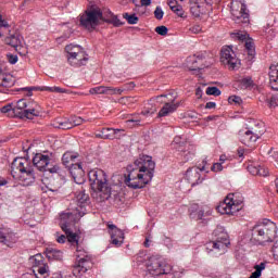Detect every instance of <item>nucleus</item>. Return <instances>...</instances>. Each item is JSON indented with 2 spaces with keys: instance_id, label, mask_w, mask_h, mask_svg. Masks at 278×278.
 I'll use <instances>...</instances> for the list:
<instances>
[{
  "instance_id": "nucleus-1",
  "label": "nucleus",
  "mask_w": 278,
  "mask_h": 278,
  "mask_svg": "<svg viewBox=\"0 0 278 278\" xmlns=\"http://www.w3.org/2000/svg\"><path fill=\"white\" fill-rule=\"evenodd\" d=\"M127 173L125 184L128 188H132V190L144 188L153 179L155 162L151 156L142 155L134 164L127 166Z\"/></svg>"
},
{
  "instance_id": "nucleus-2",
  "label": "nucleus",
  "mask_w": 278,
  "mask_h": 278,
  "mask_svg": "<svg viewBox=\"0 0 278 278\" xmlns=\"http://www.w3.org/2000/svg\"><path fill=\"white\" fill-rule=\"evenodd\" d=\"M11 175L22 186H31L36 181L34 165L25 157H16L11 164Z\"/></svg>"
},
{
  "instance_id": "nucleus-3",
  "label": "nucleus",
  "mask_w": 278,
  "mask_h": 278,
  "mask_svg": "<svg viewBox=\"0 0 278 278\" xmlns=\"http://www.w3.org/2000/svg\"><path fill=\"white\" fill-rule=\"evenodd\" d=\"M275 238H277V225L270 220L258 224L252 229V240L258 244L273 242Z\"/></svg>"
},
{
  "instance_id": "nucleus-4",
  "label": "nucleus",
  "mask_w": 278,
  "mask_h": 278,
  "mask_svg": "<svg viewBox=\"0 0 278 278\" xmlns=\"http://www.w3.org/2000/svg\"><path fill=\"white\" fill-rule=\"evenodd\" d=\"M86 213L84 211H79V208H76L74 212H67L61 214V222L60 227L62 231L65 232L67 237V242L71 244H79V240L77 239V233H74L68 229L71 227V223H75V220H79Z\"/></svg>"
},
{
  "instance_id": "nucleus-5",
  "label": "nucleus",
  "mask_w": 278,
  "mask_h": 278,
  "mask_svg": "<svg viewBox=\"0 0 278 278\" xmlns=\"http://www.w3.org/2000/svg\"><path fill=\"white\" fill-rule=\"evenodd\" d=\"M12 114L17 118L34 121V116H40V106H38L36 102L21 99L16 102V105L13 106Z\"/></svg>"
},
{
  "instance_id": "nucleus-6",
  "label": "nucleus",
  "mask_w": 278,
  "mask_h": 278,
  "mask_svg": "<svg viewBox=\"0 0 278 278\" xmlns=\"http://www.w3.org/2000/svg\"><path fill=\"white\" fill-rule=\"evenodd\" d=\"M103 21V12L101 9H91L85 11L79 17V25L87 29V31H94L99 27V22Z\"/></svg>"
},
{
  "instance_id": "nucleus-7",
  "label": "nucleus",
  "mask_w": 278,
  "mask_h": 278,
  "mask_svg": "<svg viewBox=\"0 0 278 278\" xmlns=\"http://www.w3.org/2000/svg\"><path fill=\"white\" fill-rule=\"evenodd\" d=\"M147 269L153 277H160V275H170L173 266L166 263L164 257L160 255H152L148 258Z\"/></svg>"
},
{
  "instance_id": "nucleus-8",
  "label": "nucleus",
  "mask_w": 278,
  "mask_h": 278,
  "mask_svg": "<svg viewBox=\"0 0 278 278\" xmlns=\"http://www.w3.org/2000/svg\"><path fill=\"white\" fill-rule=\"evenodd\" d=\"M89 182L91 190L93 192H97L98 197L100 198L105 190H109L110 185L108 184V178L105 176V173L101 169H91L88 173Z\"/></svg>"
},
{
  "instance_id": "nucleus-9",
  "label": "nucleus",
  "mask_w": 278,
  "mask_h": 278,
  "mask_svg": "<svg viewBox=\"0 0 278 278\" xmlns=\"http://www.w3.org/2000/svg\"><path fill=\"white\" fill-rule=\"evenodd\" d=\"M230 12L232 15V21L238 25H249V10L247 9V4L244 0H232L230 4Z\"/></svg>"
},
{
  "instance_id": "nucleus-10",
  "label": "nucleus",
  "mask_w": 278,
  "mask_h": 278,
  "mask_svg": "<svg viewBox=\"0 0 278 278\" xmlns=\"http://www.w3.org/2000/svg\"><path fill=\"white\" fill-rule=\"evenodd\" d=\"M238 195L236 193H229L226 199L217 206V212L219 214H227L233 216L242 210V198L237 200Z\"/></svg>"
},
{
  "instance_id": "nucleus-11",
  "label": "nucleus",
  "mask_w": 278,
  "mask_h": 278,
  "mask_svg": "<svg viewBox=\"0 0 278 278\" xmlns=\"http://www.w3.org/2000/svg\"><path fill=\"white\" fill-rule=\"evenodd\" d=\"M33 164L36 168L41 170L42 173H60V165H53L51 155L49 154H42V153H37L33 157Z\"/></svg>"
},
{
  "instance_id": "nucleus-12",
  "label": "nucleus",
  "mask_w": 278,
  "mask_h": 278,
  "mask_svg": "<svg viewBox=\"0 0 278 278\" xmlns=\"http://www.w3.org/2000/svg\"><path fill=\"white\" fill-rule=\"evenodd\" d=\"M220 62L224 66H228L229 71H236L240 64V61L236 58V52L229 46L222 49Z\"/></svg>"
},
{
  "instance_id": "nucleus-13",
  "label": "nucleus",
  "mask_w": 278,
  "mask_h": 278,
  "mask_svg": "<svg viewBox=\"0 0 278 278\" xmlns=\"http://www.w3.org/2000/svg\"><path fill=\"white\" fill-rule=\"evenodd\" d=\"M202 164V167H191L187 169L186 179L189 184H191V186H199V184H203V179L205 178L201 176V173L205 170V166H207V161L204 160Z\"/></svg>"
},
{
  "instance_id": "nucleus-14",
  "label": "nucleus",
  "mask_w": 278,
  "mask_h": 278,
  "mask_svg": "<svg viewBox=\"0 0 278 278\" xmlns=\"http://www.w3.org/2000/svg\"><path fill=\"white\" fill-rule=\"evenodd\" d=\"M99 201H109L111 205H114L115 207H121L123 205V197H121L117 191H112V187L105 189V192L100 193Z\"/></svg>"
},
{
  "instance_id": "nucleus-15",
  "label": "nucleus",
  "mask_w": 278,
  "mask_h": 278,
  "mask_svg": "<svg viewBox=\"0 0 278 278\" xmlns=\"http://www.w3.org/2000/svg\"><path fill=\"white\" fill-rule=\"evenodd\" d=\"M108 227L111 236V244H114V247H121L123 242H125V232L118 229L114 224H109Z\"/></svg>"
},
{
  "instance_id": "nucleus-16",
  "label": "nucleus",
  "mask_w": 278,
  "mask_h": 278,
  "mask_svg": "<svg viewBox=\"0 0 278 278\" xmlns=\"http://www.w3.org/2000/svg\"><path fill=\"white\" fill-rule=\"evenodd\" d=\"M18 242V238L14 232H12L8 228H0V243L4 244L5 247H14Z\"/></svg>"
},
{
  "instance_id": "nucleus-17",
  "label": "nucleus",
  "mask_w": 278,
  "mask_h": 278,
  "mask_svg": "<svg viewBox=\"0 0 278 278\" xmlns=\"http://www.w3.org/2000/svg\"><path fill=\"white\" fill-rule=\"evenodd\" d=\"M70 174L72 175L75 184L81 185L86 181V172L81 163H75L70 166Z\"/></svg>"
},
{
  "instance_id": "nucleus-18",
  "label": "nucleus",
  "mask_w": 278,
  "mask_h": 278,
  "mask_svg": "<svg viewBox=\"0 0 278 278\" xmlns=\"http://www.w3.org/2000/svg\"><path fill=\"white\" fill-rule=\"evenodd\" d=\"M207 216H212V208L208 205L193 206V211L190 214L193 220H205Z\"/></svg>"
},
{
  "instance_id": "nucleus-19",
  "label": "nucleus",
  "mask_w": 278,
  "mask_h": 278,
  "mask_svg": "<svg viewBox=\"0 0 278 278\" xmlns=\"http://www.w3.org/2000/svg\"><path fill=\"white\" fill-rule=\"evenodd\" d=\"M176 99L177 98L174 97V98H170L168 101L164 102V105L159 112L160 118L177 112V109L179 108V102H175Z\"/></svg>"
},
{
  "instance_id": "nucleus-20",
  "label": "nucleus",
  "mask_w": 278,
  "mask_h": 278,
  "mask_svg": "<svg viewBox=\"0 0 278 278\" xmlns=\"http://www.w3.org/2000/svg\"><path fill=\"white\" fill-rule=\"evenodd\" d=\"M90 257L85 256L81 258H78L77 264L73 268V275L75 277H79V275H84L85 273H88V268H90Z\"/></svg>"
},
{
  "instance_id": "nucleus-21",
  "label": "nucleus",
  "mask_w": 278,
  "mask_h": 278,
  "mask_svg": "<svg viewBox=\"0 0 278 278\" xmlns=\"http://www.w3.org/2000/svg\"><path fill=\"white\" fill-rule=\"evenodd\" d=\"M4 42L5 45H9V47H13L17 53H21V50L23 49V36L18 33L5 37Z\"/></svg>"
},
{
  "instance_id": "nucleus-22",
  "label": "nucleus",
  "mask_w": 278,
  "mask_h": 278,
  "mask_svg": "<svg viewBox=\"0 0 278 278\" xmlns=\"http://www.w3.org/2000/svg\"><path fill=\"white\" fill-rule=\"evenodd\" d=\"M67 62L71 66L79 67L86 66L88 63V54L86 52H80L78 54H74L73 56H67Z\"/></svg>"
},
{
  "instance_id": "nucleus-23",
  "label": "nucleus",
  "mask_w": 278,
  "mask_h": 278,
  "mask_svg": "<svg viewBox=\"0 0 278 278\" xmlns=\"http://www.w3.org/2000/svg\"><path fill=\"white\" fill-rule=\"evenodd\" d=\"M239 140L242 144L251 147L253 142H257V139L253 136V132L249 128H243L239 130Z\"/></svg>"
},
{
  "instance_id": "nucleus-24",
  "label": "nucleus",
  "mask_w": 278,
  "mask_h": 278,
  "mask_svg": "<svg viewBox=\"0 0 278 278\" xmlns=\"http://www.w3.org/2000/svg\"><path fill=\"white\" fill-rule=\"evenodd\" d=\"M90 94H123V89L99 86L89 90Z\"/></svg>"
},
{
  "instance_id": "nucleus-25",
  "label": "nucleus",
  "mask_w": 278,
  "mask_h": 278,
  "mask_svg": "<svg viewBox=\"0 0 278 278\" xmlns=\"http://www.w3.org/2000/svg\"><path fill=\"white\" fill-rule=\"evenodd\" d=\"M172 144H173V147H175V149L180 151V153H184L185 162H188V160H190V157H192V153H190V152L186 153V150L184 148H186L188 146V143H186V141H181V137H175Z\"/></svg>"
},
{
  "instance_id": "nucleus-26",
  "label": "nucleus",
  "mask_w": 278,
  "mask_h": 278,
  "mask_svg": "<svg viewBox=\"0 0 278 278\" xmlns=\"http://www.w3.org/2000/svg\"><path fill=\"white\" fill-rule=\"evenodd\" d=\"M248 170L251 175H258V177H268V168L262 165L250 164Z\"/></svg>"
},
{
  "instance_id": "nucleus-27",
  "label": "nucleus",
  "mask_w": 278,
  "mask_h": 278,
  "mask_svg": "<svg viewBox=\"0 0 278 278\" xmlns=\"http://www.w3.org/2000/svg\"><path fill=\"white\" fill-rule=\"evenodd\" d=\"M233 87L238 90H247L248 88H253V78L251 76L243 77L241 79H238Z\"/></svg>"
},
{
  "instance_id": "nucleus-28",
  "label": "nucleus",
  "mask_w": 278,
  "mask_h": 278,
  "mask_svg": "<svg viewBox=\"0 0 278 278\" xmlns=\"http://www.w3.org/2000/svg\"><path fill=\"white\" fill-rule=\"evenodd\" d=\"M213 249H217V251H225L227 247H229V239H227V235L223 233L220 240L212 241Z\"/></svg>"
},
{
  "instance_id": "nucleus-29",
  "label": "nucleus",
  "mask_w": 278,
  "mask_h": 278,
  "mask_svg": "<svg viewBox=\"0 0 278 278\" xmlns=\"http://www.w3.org/2000/svg\"><path fill=\"white\" fill-rule=\"evenodd\" d=\"M271 73H269V86L271 90L278 92V70L276 66H270Z\"/></svg>"
},
{
  "instance_id": "nucleus-30",
  "label": "nucleus",
  "mask_w": 278,
  "mask_h": 278,
  "mask_svg": "<svg viewBox=\"0 0 278 278\" xmlns=\"http://www.w3.org/2000/svg\"><path fill=\"white\" fill-rule=\"evenodd\" d=\"M250 132L255 137L256 140H260L262 136L266 132V129L264 128L263 123H257L253 127L248 128Z\"/></svg>"
},
{
  "instance_id": "nucleus-31",
  "label": "nucleus",
  "mask_w": 278,
  "mask_h": 278,
  "mask_svg": "<svg viewBox=\"0 0 278 278\" xmlns=\"http://www.w3.org/2000/svg\"><path fill=\"white\" fill-rule=\"evenodd\" d=\"M52 127L55 129H73L71 119L56 118L52 122Z\"/></svg>"
},
{
  "instance_id": "nucleus-32",
  "label": "nucleus",
  "mask_w": 278,
  "mask_h": 278,
  "mask_svg": "<svg viewBox=\"0 0 278 278\" xmlns=\"http://www.w3.org/2000/svg\"><path fill=\"white\" fill-rule=\"evenodd\" d=\"M77 157H79V155L77 153L74 152H65L62 156V162L64 164V166H67L71 168L72 164H74L75 160H77Z\"/></svg>"
},
{
  "instance_id": "nucleus-33",
  "label": "nucleus",
  "mask_w": 278,
  "mask_h": 278,
  "mask_svg": "<svg viewBox=\"0 0 278 278\" xmlns=\"http://www.w3.org/2000/svg\"><path fill=\"white\" fill-rule=\"evenodd\" d=\"M102 21L104 23H110L111 25H114V27H121L122 25H124V23L119 21L118 16L114 15L112 11H109L108 16H103Z\"/></svg>"
},
{
  "instance_id": "nucleus-34",
  "label": "nucleus",
  "mask_w": 278,
  "mask_h": 278,
  "mask_svg": "<svg viewBox=\"0 0 278 278\" xmlns=\"http://www.w3.org/2000/svg\"><path fill=\"white\" fill-rule=\"evenodd\" d=\"M65 51L67 53V58H72L73 55H79V53H84V48H81L80 46L77 45H67L65 47Z\"/></svg>"
},
{
  "instance_id": "nucleus-35",
  "label": "nucleus",
  "mask_w": 278,
  "mask_h": 278,
  "mask_svg": "<svg viewBox=\"0 0 278 278\" xmlns=\"http://www.w3.org/2000/svg\"><path fill=\"white\" fill-rule=\"evenodd\" d=\"M46 255L48 257V260H56L58 262H61L62 257H64V254L62 253V251L53 249V248H49L46 251Z\"/></svg>"
},
{
  "instance_id": "nucleus-36",
  "label": "nucleus",
  "mask_w": 278,
  "mask_h": 278,
  "mask_svg": "<svg viewBox=\"0 0 278 278\" xmlns=\"http://www.w3.org/2000/svg\"><path fill=\"white\" fill-rule=\"evenodd\" d=\"M0 86L2 88H12L14 86V78L11 75L0 74Z\"/></svg>"
},
{
  "instance_id": "nucleus-37",
  "label": "nucleus",
  "mask_w": 278,
  "mask_h": 278,
  "mask_svg": "<svg viewBox=\"0 0 278 278\" xmlns=\"http://www.w3.org/2000/svg\"><path fill=\"white\" fill-rule=\"evenodd\" d=\"M113 131L114 128H102L100 132L96 135V138H101L102 140H111Z\"/></svg>"
},
{
  "instance_id": "nucleus-38",
  "label": "nucleus",
  "mask_w": 278,
  "mask_h": 278,
  "mask_svg": "<svg viewBox=\"0 0 278 278\" xmlns=\"http://www.w3.org/2000/svg\"><path fill=\"white\" fill-rule=\"evenodd\" d=\"M255 271L251 274L250 278H260L262 277V270L266 269V263H260L258 265L254 266Z\"/></svg>"
},
{
  "instance_id": "nucleus-39",
  "label": "nucleus",
  "mask_w": 278,
  "mask_h": 278,
  "mask_svg": "<svg viewBox=\"0 0 278 278\" xmlns=\"http://www.w3.org/2000/svg\"><path fill=\"white\" fill-rule=\"evenodd\" d=\"M244 47H245V49L248 51V55L253 58V55H255V43H253V39L248 38L245 40Z\"/></svg>"
},
{
  "instance_id": "nucleus-40",
  "label": "nucleus",
  "mask_w": 278,
  "mask_h": 278,
  "mask_svg": "<svg viewBox=\"0 0 278 278\" xmlns=\"http://www.w3.org/2000/svg\"><path fill=\"white\" fill-rule=\"evenodd\" d=\"M88 199H89V197L86 193V191H78L76 193V201H77V203H79L80 210H81V206L84 205V203H86L88 201Z\"/></svg>"
},
{
  "instance_id": "nucleus-41",
  "label": "nucleus",
  "mask_w": 278,
  "mask_h": 278,
  "mask_svg": "<svg viewBox=\"0 0 278 278\" xmlns=\"http://www.w3.org/2000/svg\"><path fill=\"white\" fill-rule=\"evenodd\" d=\"M123 18L127 21L128 25H138V21H140V18H138L136 14H129V13H124Z\"/></svg>"
},
{
  "instance_id": "nucleus-42",
  "label": "nucleus",
  "mask_w": 278,
  "mask_h": 278,
  "mask_svg": "<svg viewBox=\"0 0 278 278\" xmlns=\"http://www.w3.org/2000/svg\"><path fill=\"white\" fill-rule=\"evenodd\" d=\"M154 112H157V109L153 104L148 103V106L144 108V110L141 112V114L143 116H151V115H153Z\"/></svg>"
},
{
  "instance_id": "nucleus-43",
  "label": "nucleus",
  "mask_w": 278,
  "mask_h": 278,
  "mask_svg": "<svg viewBox=\"0 0 278 278\" xmlns=\"http://www.w3.org/2000/svg\"><path fill=\"white\" fill-rule=\"evenodd\" d=\"M30 261L34 264V268H38V266H45L41 254H36L35 256L30 257Z\"/></svg>"
},
{
  "instance_id": "nucleus-44",
  "label": "nucleus",
  "mask_w": 278,
  "mask_h": 278,
  "mask_svg": "<svg viewBox=\"0 0 278 278\" xmlns=\"http://www.w3.org/2000/svg\"><path fill=\"white\" fill-rule=\"evenodd\" d=\"M125 136V129H114L113 128V135L111 137V140H121Z\"/></svg>"
},
{
  "instance_id": "nucleus-45",
  "label": "nucleus",
  "mask_w": 278,
  "mask_h": 278,
  "mask_svg": "<svg viewBox=\"0 0 278 278\" xmlns=\"http://www.w3.org/2000/svg\"><path fill=\"white\" fill-rule=\"evenodd\" d=\"M206 94L213 97H220V89H218V87H208L206 89Z\"/></svg>"
},
{
  "instance_id": "nucleus-46",
  "label": "nucleus",
  "mask_w": 278,
  "mask_h": 278,
  "mask_svg": "<svg viewBox=\"0 0 278 278\" xmlns=\"http://www.w3.org/2000/svg\"><path fill=\"white\" fill-rule=\"evenodd\" d=\"M70 123H71L72 129H73V127H78V125H81L84 123V118L77 117V116H72L70 118Z\"/></svg>"
},
{
  "instance_id": "nucleus-47",
  "label": "nucleus",
  "mask_w": 278,
  "mask_h": 278,
  "mask_svg": "<svg viewBox=\"0 0 278 278\" xmlns=\"http://www.w3.org/2000/svg\"><path fill=\"white\" fill-rule=\"evenodd\" d=\"M190 12L192 16H194L195 18H199V16H201V7L199 4H193L190 8Z\"/></svg>"
},
{
  "instance_id": "nucleus-48",
  "label": "nucleus",
  "mask_w": 278,
  "mask_h": 278,
  "mask_svg": "<svg viewBox=\"0 0 278 278\" xmlns=\"http://www.w3.org/2000/svg\"><path fill=\"white\" fill-rule=\"evenodd\" d=\"M154 18H156V21H162V18H164V11L162 10L161 7H156L154 10Z\"/></svg>"
},
{
  "instance_id": "nucleus-49",
  "label": "nucleus",
  "mask_w": 278,
  "mask_h": 278,
  "mask_svg": "<svg viewBox=\"0 0 278 278\" xmlns=\"http://www.w3.org/2000/svg\"><path fill=\"white\" fill-rule=\"evenodd\" d=\"M172 12H174V14H176L177 16H179L180 18H184V7H181L180 4H178L177 7H175Z\"/></svg>"
},
{
  "instance_id": "nucleus-50",
  "label": "nucleus",
  "mask_w": 278,
  "mask_h": 278,
  "mask_svg": "<svg viewBox=\"0 0 278 278\" xmlns=\"http://www.w3.org/2000/svg\"><path fill=\"white\" fill-rule=\"evenodd\" d=\"M156 34H159V36H166L168 34V27L166 26H157L155 28Z\"/></svg>"
},
{
  "instance_id": "nucleus-51",
  "label": "nucleus",
  "mask_w": 278,
  "mask_h": 278,
  "mask_svg": "<svg viewBox=\"0 0 278 278\" xmlns=\"http://www.w3.org/2000/svg\"><path fill=\"white\" fill-rule=\"evenodd\" d=\"M266 102L269 108L278 105V96H273L270 99H266Z\"/></svg>"
},
{
  "instance_id": "nucleus-52",
  "label": "nucleus",
  "mask_w": 278,
  "mask_h": 278,
  "mask_svg": "<svg viewBox=\"0 0 278 278\" xmlns=\"http://www.w3.org/2000/svg\"><path fill=\"white\" fill-rule=\"evenodd\" d=\"M232 38H237V40H240L241 42H244V40H249L247 38V34H242V33H235L232 34Z\"/></svg>"
},
{
  "instance_id": "nucleus-53",
  "label": "nucleus",
  "mask_w": 278,
  "mask_h": 278,
  "mask_svg": "<svg viewBox=\"0 0 278 278\" xmlns=\"http://www.w3.org/2000/svg\"><path fill=\"white\" fill-rule=\"evenodd\" d=\"M7 60L10 64H16L18 56L16 54H7Z\"/></svg>"
},
{
  "instance_id": "nucleus-54",
  "label": "nucleus",
  "mask_w": 278,
  "mask_h": 278,
  "mask_svg": "<svg viewBox=\"0 0 278 278\" xmlns=\"http://www.w3.org/2000/svg\"><path fill=\"white\" fill-rule=\"evenodd\" d=\"M211 170H213V173H220V170H223L222 163H214L211 167Z\"/></svg>"
},
{
  "instance_id": "nucleus-55",
  "label": "nucleus",
  "mask_w": 278,
  "mask_h": 278,
  "mask_svg": "<svg viewBox=\"0 0 278 278\" xmlns=\"http://www.w3.org/2000/svg\"><path fill=\"white\" fill-rule=\"evenodd\" d=\"M66 240H67L66 236L60 235V232H56V242H59V244H64Z\"/></svg>"
},
{
  "instance_id": "nucleus-56",
  "label": "nucleus",
  "mask_w": 278,
  "mask_h": 278,
  "mask_svg": "<svg viewBox=\"0 0 278 278\" xmlns=\"http://www.w3.org/2000/svg\"><path fill=\"white\" fill-rule=\"evenodd\" d=\"M240 101H242V99L238 96H230L228 98V103H240Z\"/></svg>"
},
{
  "instance_id": "nucleus-57",
  "label": "nucleus",
  "mask_w": 278,
  "mask_h": 278,
  "mask_svg": "<svg viewBox=\"0 0 278 278\" xmlns=\"http://www.w3.org/2000/svg\"><path fill=\"white\" fill-rule=\"evenodd\" d=\"M46 90H49L50 92H66V90L60 87H47Z\"/></svg>"
},
{
  "instance_id": "nucleus-58",
  "label": "nucleus",
  "mask_w": 278,
  "mask_h": 278,
  "mask_svg": "<svg viewBox=\"0 0 278 278\" xmlns=\"http://www.w3.org/2000/svg\"><path fill=\"white\" fill-rule=\"evenodd\" d=\"M167 5L173 10L179 5V2H177V0H168Z\"/></svg>"
},
{
  "instance_id": "nucleus-59",
  "label": "nucleus",
  "mask_w": 278,
  "mask_h": 278,
  "mask_svg": "<svg viewBox=\"0 0 278 278\" xmlns=\"http://www.w3.org/2000/svg\"><path fill=\"white\" fill-rule=\"evenodd\" d=\"M12 110H14V108H12L11 104L1 108L2 114H8V112H12Z\"/></svg>"
},
{
  "instance_id": "nucleus-60",
  "label": "nucleus",
  "mask_w": 278,
  "mask_h": 278,
  "mask_svg": "<svg viewBox=\"0 0 278 278\" xmlns=\"http://www.w3.org/2000/svg\"><path fill=\"white\" fill-rule=\"evenodd\" d=\"M24 90H27L28 97H31V92H34V90H45V89H40L39 87H26L24 88Z\"/></svg>"
},
{
  "instance_id": "nucleus-61",
  "label": "nucleus",
  "mask_w": 278,
  "mask_h": 278,
  "mask_svg": "<svg viewBox=\"0 0 278 278\" xmlns=\"http://www.w3.org/2000/svg\"><path fill=\"white\" fill-rule=\"evenodd\" d=\"M0 27H10L8 21L3 20V15L0 14Z\"/></svg>"
},
{
  "instance_id": "nucleus-62",
  "label": "nucleus",
  "mask_w": 278,
  "mask_h": 278,
  "mask_svg": "<svg viewBox=\"0 0 278 278\" xmlns=\"http://www.w3.org/2000/svg\"><path fill=\"white\" fill-rule=\"evenodd\" d=\"M190 31H191L192 34H200V31H201V26H199V25L193 26V27L190 28Z\"/></svg>"
},
{
  "instance_id": "nucleus-63",
  "label": "nucleus",
  "mask_w": 278,
  "mask_h": 278,
  "mask_svg": "<svg viewBox=\"0 0 278 278\" xmlns=\"http://www.w3.org/2000/svg\"><path fill=\"white\" fill-rule=\"evenodd\" d=\"M205 108L206 110H214V108H216V102H207Z\"/></svg>"
},
{
  "instance_id": "nucleus-64",
  "label": "nucleus",
  "mask_w": 278,
  "mask_h": 278,
  "mask_svg": "<svg viewBox=\"0 0 278 278\" xmlns=\"http://www.w3.org/2000/svg\"><path fill=\"white\" fill-rule=\"evenodd\" d=\"M140 3L142 7L147 8V7L151 5V0H140Z\"/></svg>"
}]
</instances>
